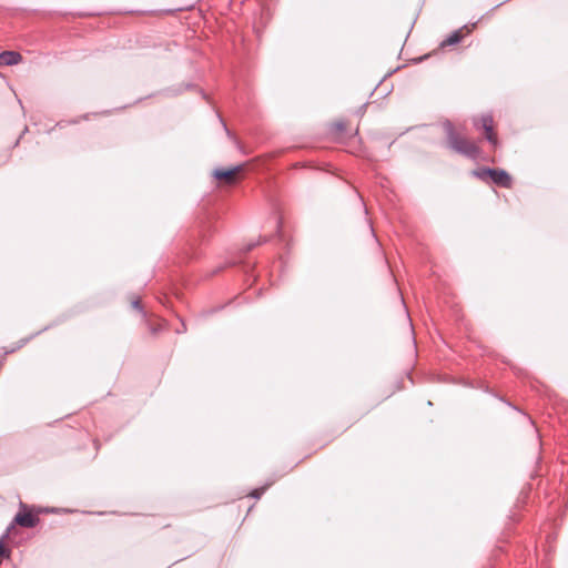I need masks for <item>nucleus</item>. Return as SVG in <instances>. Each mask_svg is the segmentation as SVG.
<instances>
[{"instance_id":"4468645a","label":"nucleus","mask_w":568,"mask_h":568,"mask_svg":"<svg viewBox=\"0 0 568 568\" xmlns=\"http://www.w3.org/2000/svg\"><path fill=\"white\" fill-rule=\"evenodd\" d=\"M223 126H224V129H225V131H226V134H227L229 136H231V132L227 130V128H226L225 123H223Z\"/></svg>"},{"instance_id":"f8f14e48","label":"nucleus","mask_w":568,"mask_h":568,"mask_svg":"<svg viewBox=\"0 0 568 568\" xmlns=\"http://www.w3.org/2000/svg\"><path fill=\"white\" fill-rule=\"evenodd\" d=\"M335 128L337 131H344L345 130V123L344 122H337L335 123Z\"/></svg>"},{"instance_id":"1a4fd4ad","label":"nucleus","mask_w":568,"mask_h":568,"mask_svg":"<svg viewBox=\"0 0 568 568\" xmlns=\"http://www.w3.org/2000/svg\"><path fill=\"white\" fill-rule=\"evenodd\" d=\"M486 140L491 143L494 146L498 144V140L496 134L494 133V125L489 128V131H485Z\"/></svg>"},{"instance_id":"7ed1b4c3","label":"nucleus","mask_w":568,"mask_h":568,"mask_svg":"<svg viewBox=\"0 0 568 568\" xmlns=\"http://www.w3.org/2000/svg\"><path fill=\"white\" fill-rule=\"evenodd\" d=\"M241 169H242L241 165H236L231 169H216V170H214L213 175L217 180H224L227 183H231L234 181L235 174L237 172H240Z\"/></svg>"},{"instance_id":"0eeeda50","label":"nucleus","mask_w":568,"mask_h":568,"mask_svg":"<svg viewBox=\"0 0 568 568\" xmlns=\"http://www.w3.org/2000/svg\"><path fill=\"white\" fill-rule=\"evenodd\" d=\"M494 173H495V169H490V168H483V169L475 170L473 172V174L476 178H478V179H480L483 181H485L488 178H490V175L494 174Z\"/></svg>"},{"instance_id":"f03ea898","label":"nucleus","mask_w":568,"mask_h":568,"mask_svg":"<svg viewBox=\"0 0 568 568\" xmlns=\"http://www.w3.org/2000/svg\"><path fill=\"white\" fill-rule=\"evenodd\" d=\"M38 523L39 518L30 513H18L13 519V524L24 528H33Z\"/></svg>"},{"instance_id":"423d86ee","label":"nucleus","mask_w":568,"mask_h":568,"mask_svg":"<svg viewBox=\"0 0 568 568\" xmlns=\"http://www.w3.org/2000/svg\"><path fill=\"white\" fill-rule=\"evenodd\" d=\"M462 39H463L462 31L456 30L442 42V45L443 47L455 45V44H458L462 41Z\"/></svg>"},{"instance_id":"6e6552de","label":"nucleus","mask_w":568,"mask_h":568,"mask_svg":"<svg viewBox=\"0 0 568 568\" xmlns=\"http://www.w3.org/2000/svg\"><path fill=\"white\" fill-rule=\"evenodd\" d=\"M493 125H494V120L490 114H483L480 116V128L484 131H489V128H491Z\"/></svg>"},{"instance_id":"39448f33","label":"nucleus","mask_w":568,"mask_h":568,"mask_svg":"<svg viewBox=\"0 0 568 568\" xmlns=\"http://www.w3.org/2000/svg\"><path fill=\"white\" fill-rule=\"evenodd\" d=\"M22 57L17 51H3L0 53V64L14 65L21 61Z\"/></svg>"},{"instance_id":"9d476101","label":"nucleus","mask_w":568,"mask_h":568,"mask_svg":"<svg viewBox=\"0 0 568 568\" xmlns=\"http://www.w3.org/2000/svg\"><path fill=\"white\" fill-rule=\"evenodd\" d=\"M266 490V487H262V488H257V489H254L252 493H251V496L253 498H260L264 491Z\"/></svg>"},{"instance_id":"2eb2a0df","label":"nucleus","mask_w":568,"mask_h":568,"mask_svg":"<svg viewBox=\"0 0 568 568\" xmlns=\"http://www.w3.org/2000/svg\"><path fill=\"white\" fill-rule=\"evenodd\" d=\"M255 245H256V244H254V243H253V244H250V245H248V247H247V250H252Z\"/></svg>"},{"instance_id":"20e7f679","label":"nucleus","mask_w":568,"mask_h":568,"mask_svg":"<svg viewBox=\"0 0 568 568\" xmlns=\"http://www.w3.org/2000/svg\"><path fill=\"white\" fill-rule=\"evenodd\" d=\"M495 184L503 186V187H509L511 185V178L510 175L501 169H495V173L490 175L489 178Z\"/></svg>"},{"instance_id":"ddd939ff","label":"nucleus","mask_w":568,"mask_h":568,"mask_svg":"<svg viewBox=\"0 0 568 568\" xmlns=\"http://www.w3.org/2000/svg\"><path fill=\"white\" fill-rule=\"evenodd\" d=\"M132 306H133L135 310L142 311V306H141V304H140V302H139V301H134V302L132 303Z\"/></svg>"},{"instance_id":"f257e3e1","label":"nucleus","mask_w":568,"mask_h":568,"mask_svg":"<svg viewBox=\"0 0 568 568\" xmlns=\"http://www.w3.org/2000/svg\"><path fill=\"white\" fill-rule=\"evenodd\" d=\"M445 130L450 149L470 159H476L478 156L479 149L477 145L458 134L450 122L445 124Z\"/></svg>"},{"instance_id":"9b49d317","label":"nucleus","mask_w":568,"mask_h":568,"mask_svg":"<svg viewBox=\"0 0 568 568\" xmlns=\"http://www.w3.org/2000/svg\"><path fill=\"white\" fill-rule=\"evenodd\" d=\"M0 556H1V557H8V556H9V552H8V550L6 549V547L3 546L2 540H0Z\"/></svg>"}]
</instances>
